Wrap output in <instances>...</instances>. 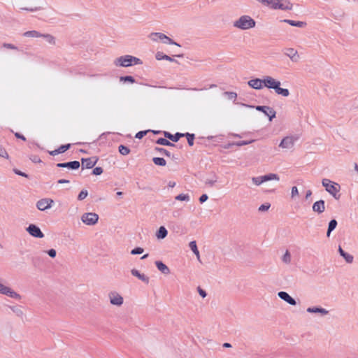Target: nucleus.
Wrapping results in <instances>:
<instances>
[{
  "instance_id": "4c0bfd02",
  "label": "nucleus",
  "mask_w": 358,
  "mask_h": 358,
  "mask_svg": "<svg viewBox=\"0 0 358 358\" xmlns=\"http://www.w3.org/2000/svg\"><path fill=\"white\" fill-rule=\"evenodd\" d=\"M152 162L155 165L164 166L166 164V160L162 157H154Z\"/></svg>"
},
{
  "instance_id": "13d9d810",
  "label": "nucleus",
  "mask_w": 358,
  "mask_h": 358,
  "mask_svg": "<svg viewBox=\"0 0 358 358\" xmlns=\"http://www.w3.org/2000/svg\"><path fill=\"white\" fill-rule=\"evenodd\" d=\"M13 172H14L16 175H18V176H22V177H24V178H29L28 174H27L26 173L22 172V171H21L20 170H18V169H13Z\"/></svg>"
},
{
  "instance_id": "f8f14e48",
  "label": "nucleus",
  "mask_w": 358,
  "mask_h": 358,
  "mask_svg": "<svg viewBox=\"0 0 358 358\" xmlns=\"http://www.w3.org/2000/svg\"><path fill=\"white\" fill-rule=\"evenodd\" d=\"M264 78H254L251 79L248 82V85L255 90H262L264 85Z\"/></svg>"
},
{
  "instance_id": "8fccbe9b",
  "label": "nucleus",
  "mask_w": 358,
  "mask_h": 358,
  "mask_svg": "<svg viewBox=\"0 0 358 358\" xmlns=\"http://www.w3.org/2000/svg\"><path fill=\"white\" fill-rule=\"evenodd\" d=\"M216 182H217V177L215 176L214 178H213V179H206L205 181V184L206 185L213 187Z\"/></svg>"
},
{
  "instance_id": "ea45409f",
  "label": "nucleus",
  "mask_w": 358,
  "mask_h": 358,
  "mask_svg": "<svg viewBox=\"0 0 358 358\" xmlns=\"http://www.w3.org/2000/svg\"><path fill=\"white\" fill-rule=\"evenodd\" d=\"M155 150L157 152H159L161 155H164L166 157H171V152L169 150H166L165 148L156 147Z\"/></svg>"
},
{
  "instance_id": "cd10ccee",
  "label": "nucleus",
  "mask_w": 358,
  "mask_h": 358,
  "mask_svg": "<svg viewBox=\"0 0 358 358\" xmlns=\"http://www.w3.org/2000/svg\"><path fill=\"white\" fill-rule=\"evenodd\" d=\"M282 22L287 23L291 26L297 27H303L306 25V23L305 22H302V21H295V20H283Z\"/></svg>"
},
{
  "instance_id": "dca6fc26",
  "label": "nucleus",
  "mask_w": 358,
  "mask_h": 358,
  "mask_svg": "<svg viewBox=\"0 0 358 358\" xmlns=\"http://www.w3.org/2000/svg\"><path fill=\"white\" fill-rule=\"evenodd\" d=\"M285 55L289 57L294 62H296L299 59L297 51L294 48H287L285 51Z\"/></svg>"
},
{
  "instance_id": "9d476101",
  "label": "nucleus",
  "mask_w": 358,
  "mask_h": 358,
  "mask_svg": "<svg viewBox=\"0 0 358 358\" xmlns=\"http://www.w3.org/2000/svg\"><path fill=\"white\" fill-rule=\"evenodd\" d=\"M110 302L112 305L120 306L123 304L124 299L116 292H111L108 294Z\"/></svg>"
},
{
  "instance_id": "bf43d9fd",
  "label": "nucleus",
  "mask_w": 358,
  "mask_h": 358,
  "mask_svg": "<svg viewBox=\"0 0 358 358\" xmlns=\"http://www.w3.org/2000/svg\"><path fill=\"white\" fill-rule=\"evenodd\" d=\"M29 159L34 163H41V162L40 157L37 155H31L29 157Z\"/></svg>"
},
{
  "instance_id": "e2e57ef3",
  "label": "nucleus",
  "mask_w": 358,
  "mask_h": 358,
  "mask_svg": "<svg viewBox=\"0 0 358 358\" xmlns=\"http://www.w3.org/2000/svg\"><path fill=\"white\" fill-rule=\"evenodd\" d=\"M197 290H198L199 295L202 298H205L207 296L206 292L204 289H203L202 288H201L200 287H198Z\"/></svg>"
},
{
  "instance_id": "a19ab883",
  "label": "nucleus",
  "mask_w": 358,
  "mask_h": 358,
  "mask_svg": "<svg viewBox=\"0 0 358 358\" xmlns=\"http://www.w3.org/2000/svg\"><path fill=\"white\" fill-rule=\"evenodd\" d=\"M224 95L229 99V100H234L235 101L237 98V94L234 92H224Z\"/></svg>"
},
{
  "instance_id": "1a4fd4ad",
  "label": "nucleus",
  "mask_w": 358,
  "mask_h": 358,
  "mask_svg": "<svg viewBox=\"0 0 358 358\" xmlns=\"http://www.w3.org/2000/svg\"><path fill=\"white\" fill-rule=\"evenodd\" d=\"M54 201L52 199L45 198L38 200L36 203V207L39 210L44 211L52 207Z\"/></svg>"
},
{
  "instance_id": "37998d69",
  "label": "nucleus",
  "mask_w": 358,
  "mask_h": 358,
  "mask_svg": "<svg viewBox=\"0 0 358 358\" xmlns=\"http://www.w3.org/2000/svg\"><path fill=\"white\" fill-rule=\"evenodd\" d=\"M176 200L178 201H189V196L187 194H180L175 198Z\"/></svg>"
},
{
  "instance_id": "bb28decb",
  "label": "nucleus",
  "mask_w": 358,
  "mask_h": 358,
  "mask_svg": "<svg viewBox=\"0 0 358 358\" xmlns=\"http://www.w3.org/2000/svg\"><path fill=\"white\" fill-rule=\"evenodd\" d=\"M338 225V222L336 220L332 219L329 221L328 224V229L327 231V236L329 237L331 235V233L336 228Z\"/></svg>"
},
{
  "instance_id": "7ed1b4c3",
  "label": "nucleus",
  "mask_w": 358,
  "mask_h": 358,
  "mask_svg": "<svg viewBox=\"0 0 358 358\" xmlns=\"http://www.w3.org/2000/svg\"><path fill=\"white\" fill-rule=\"evenodd\" d=\"M322 186L325 187V189L331 195H332L336 199L340 198V194H338L340 191V185L334 182L331 181L329 179L324 178L322 180Z\"/></svg>"
},
{
  "instance_id": "7c9ffc66",
  "label": "nucleus",
  "mask_w": 358,
  "mask_h": 358,
  "mask_svg": "<svg viewBox=\"0 0 358 358\" xmlns=\"http://www.w3.org/2000/svg\"><path fill=\"white\" fill-rule=\"evenodd\" d=\"M262 178L263 179L264 182L272 180H279L280 179L278 175L275 173H268L264 176H262Z\"/></svg>"
},
{
  "instance_id": "3c124183",
  "label": "nucleus",
  "mask_w": 358,
  "mask_h": 358,
  "mask_svg": "<svg viewBox=\"0 0 358 358\" xmlns=\"http://www.w3.org/2000/svg\"><path fill=\"white\" fill-rule=\"evenodd\" d=\"M253 141H254V140H252V141H238V142H234V144L236 146H243V145H248V144L251 143Z\"/></svg>"
},
{
  "instance_id": "5701e85b",
  "label": "nucleus",
  "mask_w": 358,
  "mask_h": 358,
  "mask_svg": "<svg viewBox=\"0 0 358 358\" xmlns=\"http://www.w3.org/2000/svg\"><path fill=\"white\" fill-rule=\"evenodd\" d=\"M292 8V4L289 1H283L282 2L278 0L276 9H280L282 10H289Z\"/></svg>"
},
{
  "instance_id": "72a5a7b5",
  "label": "nucleus",
  "mask_w": 358,
  "mask_h": 358,
  "mask_svg": "<svg viewBox=\"0 0 358 358\" xmlns=\"http://www.w3.org/2000/svg\"><path fill=\"white\" fill-rule=\"evenodd\" d=\"M41 37L43 38L44 39H45V41L51 44V45H55V38L50 34H41Z\"/></svg>"
},
{
  "instance_id": "4be33fe9",
  "label": "nucleus",
  "mask_w": 358,
  "mask_h": 358,
  "mask_svg": "<svg viewBox=\"0 0 358 358\" xmlns=\"http://www.w3.org/2000/svg\"><path fill=\"white\" fill-rule=\"evenodd\" d=\"M306 311L310 313H320L322 315H325L329 313L325 308L317 306L309 307L307 308Z\"/></svg>"
},
{
  "instance_id": "79ce46f5",
  "label": "nucleus",
  "mask_w": 358,
  "mask_h": 358,
  "mask_svg": "<svg viewBox=\"0 0 358 358\" xmlns=\"http://www.w3.org/2000/svg\"><path fill=\"white\" fill-rule=\"evenodd\" d=\"M282 261L285 264H289L291 262V255L288 250H286L285 252L282 257Z\"/></svg>"
},
{
  "instance_id": "680f3d73",
  "label": "nucleus",
  "mask_w": 358,
  "mask_h": 358,
  "mask_svg": "<svg viewBox=\"0 0 358 358\" xmlns=\"http://www.w3.org/2000/svg\"><path fill=\"white\" fill-rule=\"evenodd\" d=\"M9 287L0 283V293L2 294H6V291L8 290Z\"/></svg>"
},
{
  "instance_id": "39448f33",
  "label": "nucleus",
  "mask_w": 358,
  "mask_h": 358,
  "mask_svg": "<svg viewBox=\"0 0 358 358\" xmlns=\"http://www.w3.org/2000/svg\"><path fill=\"white\" fill-rule=\"evenodd\" d=\"M81 220L87 225H94L99 220V215L95 213H85L82 215Z\"/></svg>"
},
{
  "instance_id": "aec40b11",
  "label": "nucleus",
  "mask_w": 358,
  "mask_h": 358,
  "mask_svg": "<svg viewBox=\"0 0 358 358\" xmlns=\"http://www.w3.org/2000/svg\"><path fill=\"white\" fill-rule=\"evenodd\" d=\"M165 138L172 141L173 142H178L180 138L183 137V133L177 132L175 134H172L169 131H164Z\"/></svg>"
},
{
  "instance_id": "2eb2a0df",
  "label": "nucleus",
  "mask_w": 358,
  "mask_h": 358,
  "mask_svg": "<svg viewBox=\"0 0 358 358\" xmlns=\"http://www.w3.org/2000/svg\"><path fill=\"white\" fill-rule=\"evenodd\" d=\"M312 208L315 213L318 214L322 213L325 210V201L323 199H320L315 202Z\"/></svg>"
},
{
  "instance_id": "0e129e2a",
  "label": "nucleus",
  "mask_w": 358,
  "mask_h": 358,
  "mask_svg": "<svg viewBox=\"0 0 358 358\" xmlns=\"http://www.w3.org/2000/svg\"><path fill=\"white\" fill-rule=\"evenodd\" d=\"M291 194L292 198L299 195V191L296 186L292 187Z\"/></svg>"
},
{
  "instance_id": "0eeeda50",
  "label": "nucleus",
  "mask_w": 358,
  "mask_h": 358,
  "mask_svg": "<svg viewBox=\"0 0 358 358\" xmlns=\"http://www.w3.org/2000/svg\"><path fill=\"white\" fill-rule=\"evenodd\" d=\"M298 138L294 136H288L282 138L279 146L282 148L290 149L293 148Z\"/></svg>"
},
{
  "instance_id": "473e14b6",
  "label": "nucleus",
  "mask_w": 358,
  "mask_h": 358,
  "mask_svg": "<svg viewBox=\"0 0 358 358\" xmlns=\"http://www.w3.org/2000/svg\"><path fill=\"white\" fill-rule=\"evenodd\" d=\"M23 36L26 37L38 38L41 37V34L36 30H31L25 31Z\"/></svg>"
},
{
  "instance_id": "c756f323",
  "label": "nucleus",
  "mask_w": 358,
  "mask_h": 358,
  "mask_svg": "<svg viewBox=\"0 0 358 358\" xmlns=\"http://www.w3.org/2000/svg\"><path fill=\"white\" fill-rule=\"evenodd\" d=\"M156 143L159 144V145H165V146H171V147L176 146L174 143L170 142L168 139H166V138H159L156 141Z\"/></svg>"
},
{
  "instance_id": "ddd939ff",
  "label": "nucleus",
  "mask_w": 358,
  "mask_h": 358,
  "mask_svg": "<svg viewBox=\"0 0 358 358\" xmlns=\"http://www.w3.org/2000/svg\"><path fill=\"white\" fill-rule=\"evenodd\" d=\"M278 296L280 299L286 301L289 305L295 306L296 304V300L286 292L280 291L278 293Z\"/></svg>"
},
{
  "instance_id": "b1692460",
  "label": "nucleus",
  "mask_w": 358,
  "mask_h": 358,
  "mask_svg": "<svg viewBox=\"0 0 358 358\" xmlns=\"http://www.w3.org/2000/svg\"><path fill=\"white\" fill-rule=\"evenodd\" d=\"M155 265L159 271H160L164 274H169L170 273V269L169 268L164 264L162 261H156Z\"/></svg>"
},
{
  "instance_id": "58836bf2",
  "label": "nucleus",
  "mask_w": 358,
  "mask_h": 358,
  "mask_svg": "<svg viewBox=\"0 0 358 358\" xmlns=\"http://www.w3.org/2000/svg\"><path fill=\"white\" fill-rule=\"evenodd\" d=\"M118 150L122 155H127L130 152V149L124 145H120L118 148Z\"/></svg>"
},
{
  "instance_id": "c03bdc74",
  "label": "nucleus",
  "mask_w": 358,
  "mask_h": 358,
  "mask_svg": "<svg viewBox=\"0 0 358 358\" xmlns=\"http://www.w3.org/2000/svg\"><path fill=\"white\" fill-rule=\"evenodd\" d=\"M88 195V192L86 189H83L78 196V199L82 201L85 199Z\"/></svg>"
},
{
  "instance_id": "864d4df0",
  "label": "nucleus",
  "mask_w": 358,
  "mask_h": 358,
  "mask_svg": "<svg viewBox=\"0 0 358 358\" xmlns=\"http://www.w3.org/2000/svg\"><path fill=\"white\" fill-rule=\"evenodd\" d=\"M150 131V130H147V131H140L136 133V136H135V138H138V139H141L143 137H144L146 134Z\"/></svg>"
},
{
  "instance_id": "4468645a",
  "label": "nucleus",
  "mask_w": 358,
  "mask_h": 358,
  "mask_svg": "<svg viewBox=\"0 0 358 358\" xmlns=\"http://www.w3.org/2000/svg\"><path fill=\"white\" fill-rule=\"evenodd\" d=\"M280 85L281 83L279 80H277V82L275 84V86L273 87L272 90H273L278 95H281L285 97L288 96L289 95V90L286 88H282L280 87Z\"/></svg>"
},
{
  "instance_id": "f3484780",
  "label": "nucleus",
  "mask_w": 358,
  "mask_h": 358,
  "mask_svg": "<svg viewBox=\"0 0 358 358\" xmlns=\"http://www.w3.org/2000/svg\"><path fill=\"white\" fill-rule=\"evenodd\" d=\"M71 148V144L67 143L65 145H60L57 149H55L52 151H48L49 154L52 156H55L59 154H62L67 151Z\"/></svg>"
},
{
  "instance_id": "4d7b16f0",
  "label": "nucleus",
  "mask_w": 358,
  "mask_h": 358,
  "mask_svg": "<svg viewBox=\"0 0 358 358\" xmlns=\"http://www.w3.org/2000/svg\"><path fill=\"white\" fill-rule=\"evenodd\" d=\"M44 252L47 253L52 258H55L57 255V252L55 249H50L48 250L44 251Z\"/></svg>"
},
{
  "instance_id": "6e6552de",
  "label": "nucleus",
  "mask_w": 358,
  "mask_h": 358,
  "mask_svg": "<svg viewBox=\"0 0 358 358\" xmlns=\"http://www.w3.org/2000/svg\"><path fill=\"white\" fill-rule=\"evenodd\" d=\"M27 231L33 237L41 238L44 237V234L41 229L34 224H30L26 229Z\"/></svg>"
},
{
  "instance_id": "412c9836",
  "label": "nucleus",
  "mask_w": 358,
  "mask_h": 358,
  "mask_svg": "<svg viewBox=\"0 0 358 358\" xmlns=\"http://www.w3.org/2000/svg\"><path fill=\"white\" fill-rule=\"evenodd\" d=\"M97 160H98V159H96L95 160L93 161L92 158H91V157L81 159L83 166L86 169L93 168L95 166V164H96Z\"/></svg>"
},
{
  "instance_id": "a878e982",
  "label": "nucleus",
  "mask_w": 358,
  "mask_h": 358,
  "mask_svg": "<svg viewBox=\"0 0 358 358\" xmlns=\"http://www.w3.org/2000/svg\"><path fill=\"white\" fill-rule=\"evenodd\" d=\"M167 234L168 231L164 226H161L156 232V236L158 239H164Z\"/></svg>"
},
{
  "instance_id": "423d86ee",
  "label": "nucleus",
  "mask_w": 358,
  "mask_h": 358,
  "mask_svg": "<svg viewBox=\"0 0 358 358\" xmlns=\"http://www.w3.org/2000/svg\"><path fill=\"white\" fill-rule=\"evenodd\" d=\"M255 108L257 110L262 112L265 115L268 116L270 121L275 117L276 112L270 106H257Z\"/></svg>"
},
{
  "instance_id": "2f4dec72",
  "label": "nucleus",
  "mask_w": 358,
  "mask_h": 358,
  "mask_svg": "<svg viewBox=\"0 0 358 358\" xmlns=\"http://www.w3.org/2000/svg\"><path fill=\"white\" fill-rule=\"evenodd\" d=\"M5 295H6L12 299H17V300H20L21 299V296L16 292L11 289L10 287L6 291V293Z\"/></svg>"
},
{
  "instance_id": "338daca9",
  "label": "nucleus",
  "mask_w": 358,
  "mask_h": 358,
  "mask_svg": "<svg viewBox=\"0 0 358 358\" xmlns=\"http://www.w3.org/2000/svg\"><path fill=\"white\" fill-rule=\"evenodd\" d=\"M15 136L17 138L22 139L24 141H26L25 136L24 135H22V134H20V133H18V132L15 133Z\"/></svg>"
},
{
  "instance_id": "09e8293b",
  "label": "nucleus",
  "mask_w": 358,
  "mask_h": 358,
  "mask_svg": "<svg viewBox=\"0 0 358 358\" xmlns=\"http://www.w3.org/2000/svg\"><path fill=\"white\" fill-rule=\"evenodd\" d=\"M271 207V204L268 203H263L259 207V211H261V212H264V211H266L269 209V208Z\"/></svg>"
},
{
  "instance_id": "69168bd1",
  "label": "nucleus",
  "mask_w": 358,
  "mask_h": 358,
  "mask_svg": "<svg viewBox=\"0 0 358 358\" xmlns=\"http://www.w3.org/2000/svg\"><path fill=\"white\" fill-rule=\"evenodd\" d=\"M208 199V196L206 194H203L200 197H199V202L201 203H204L205 201H206Z\"/></svg>"
},
{
  "instance_id": "e433bc0d",
  "label": "nucleus",
  "mask_w": 358,
  "mask_h": 358,
  "mask_svg": "<svg viewBox=\"0 0 358 358\" xmlns=\"http://www.w3.org/2000/svg\"><path fill=\"white\" fill-rule=\"evenodd\" d=\"M183 137H186L188 145L189 146H192L194 145V141L195 138V135L194 134L184 133Z\"/></svg>"
},
{
  "instance_id": "f704fd0d",
  "label": "nucleus",
  "mask_w": 358,
  "mask_h": 358,
  "mask_svg": "<svg viewBox=\"0 0 358 358\" xmlns=\"http://www.w3.org/2000/svg\"><path fill=\"white\" fill-rule=\"evenodd\" d=\"M12 311L19 317H22L23 316V311L20 306H13L9 307Z\"/></svg>"
},
{
  "instance_id": "f257e3e1",
  "label": "nucleus",
  "mask_w": 358,
  "mask_h": 358,
  "mask_svg": "<svg viewBox=\"0 0 358 358\" xmlns=\"http://www.w3.org/2000/svg\"><path fill=\"white\" fill-rule=\"evenodd\" d=\"M143 62L138 57L132 55H124L116 58L114 64L116 66L129 67L134 65L142 64Z\"/></svg>"
},
{
  "instance_id": "052dcab7",
  "label": "nucleus",
  "mask_w": 358,
  "mask_h": 358,
  "mask_svg": "<svg viewBox=\"0 0 358 358\" xmlns=\"http://www.w3.org/2000/svg\"><path fill=\"white\" fill-rule=\"evenodd\" d=\"M21 10H27V11H30V12H34V11H37V10H40L42 9L41 7H35V8H20Z\"/></svg>"
},
{
  "instance_id": "5fc2aeb1",
  "label": "nucleus",
  "mask_w": 358,
  "mask_h": 358,
  "mask_svg": "<svg viewBox=\"0 0 358 358\" xmlns=\"http://www.w3.org/2000/svg\"><path fill=\"white\" fill-rule=\"evenodd\" d=\"M2 46L7 49L16 50H18V48L17 46H15V45L11 44V43H3Z\"/></svg>"
},
{
  "instance_id": "f03ea898",
  "label": "nucleus",
  "mask_w": 358,
  "mask_h": 358,
  "mask_svg": "<svg viewBox=\"0 0 358 358\" xmlns=\"http://www.w3.org/2000/svg\"><path fill=\"white\" fill-rule=\"evenodd\" d=\"M256 22L249 15H242L234 22V27L242 30L255 27Z\"/></svg>"
},
{
  "instance_id": "a18cd8bd",
  "label": "nucleus",
  "mask_w": 358,
  "mask_h": 358,
  "mask_svg": "<svg viewBox=\"0 0 358 358\" xmlns=\"http://www.w3.org/2000/svg\"><path fill=\"white\" fill-rule=\"evenodd\" d=\"M343 257L345 259V262L348 264H351L353 262V259H354V257L352 255L350 254H348L347 252H345L344 254V256H343Z\"/></svg>"
},
{
  "instance_id": "393cba45",
  "label": "nucleus",
  "mask_w": 358,
  "mask_h": 358,
  "mask_svg": "<svg viewBox=\"0 0 358 358\" xmlns=\"http://www.w3.org/2000/svg\"><path fill=\"white\" fill-rule=\"evenodd\" d=\"M155 58L157 60L165 59V60H167V61H169V62H173L178 63V62L176 59H174L173 58L171 57L169 55H166L164 54L162 52H157L156 53V55H155Z\"/></svg>"
},
{
  "instance_id": "6e6d98bb",
  "label": "nucleus",
  "mask_w": 358,
  "mask_h": 358,
  "mask_svg": "<svg viewBox=\"0 0 358 358\" xmlns=\"http://www.w3.org/2000/svg\"><path fill=\"white\" fill-rule=\"evenodd\" d=\"M103 170L101 167L97 166L95 167L92 171V174L96 176H99L103 173Z\"/></svg>"
},
{
  "instance_id": "774afa93",
  "label": "nucleus",
  "mask_w": 358,
  "mask_h": 358,
  "mask_svg": "<svg viewBox=\"0 0 358 358\" xmlns=\"http://www.w3.org/2000/svg\"><path fill=\"white\" fill-rule=\"evenodd\" d=\"M69 180H66V179H59L57 180V183L59 184H64V183H69Z\"/></svg>"
},
{
  "instance_id": "20e7f679",
  "label": "nucleus",
  "mask_w": 358,
  "mask_h": 358,
  "mask_svg": "<svg viewBox=\"0 0 358 358\" xmlns=\"http://www.w3.org/2000/svg\"><path fill=\"white\" fill-rule=\"evenodd\" d=\"M150 38L152 41H157V39H159L162 41L164 43L175 45L179 47L180 46V44L175 42L173 39H171L163 33L153 32L150 34Z\"/></svg>"
},
{
  "instance_id": "de8ad7c7",
  "label": "nucleus",
  "mask_w": 358,
  "mask_h": 358,
  "mask_svg": "<svg viewBox=\"0 0 358 358\" xmlns=\"http://www.w3.org/2000/svg\"><path fill=\"white\" fill-rule=\"evenodd\" d=\"M252 180L253 183L256 185H260L261 184H262L264 182L263 179L262 178V176L253 177L252 178Z\"/></svg>"
},
{
  "instance_id": "6ab92c4d",
  "label": "nucleus",
  "mask_w": 358,
  "mask_h": 358,
  "mask_svg": "<svg viewBox=\"0 0 358 358\" xmlns=\"http://www.w3.org/2000/svg\"><path fill=\"white\" fill-rule=\"evenodd\" d=\"M131 273L132 274V275L138 278L139 280H141V281H143V282H145V284H148L149 282H150V279L149 278L145 275V274L143 273H141L136 268H133L131 269Z\"/></svg>"
},
{
  "instance_id": "c9c22d12",
  "label": "nucleus",
  "mask_w": 358,
  "mask_h": 358,
  "mask_svg": "<svg viewBox=\"0 0 358 358\" xmlns=\"http://www.w3.org/2000/svg\"><path fill=\"white\" fill-rule=\"evenodd\" d=\"M120 81L123 83H129L133 84L136 83L135 78L131 76H123L120 77Z\"/></svg>"
},
{
  "instance_id": "603ef678",
  "label": "nucleus",
  "mask_w": 358,
  "mask_h": 358,
  "mask_svg": "<svg viewBox=\"0 0 358 358\" xmlns=\"http://www.w3.org/2000/svg\"><path fill=\"white\" fill-rule=\"evenodd\" d=\"M0 157L8 159L9 156L5 148L0 145Z\"/></svg>"
},
{
  "instance_id": "49530a36",
  "label": "nucleus",
  "mask_w": 358,
  "mask_h": 358,
  "mask_svg": "<svg viewBox=\"0 0 358 358\" xmlns=\"http://www.w3.org/2000/svg\"><path fill=\"white\" fill-rule=\"evenodd\" d=\"M144 250L143 248H141V247H136L135 248H134L131 251V254L133 255H141L143 252Z\"/></svg>"
},
{
  "instance_id": "c85d7f7f",
  "label": "nucleus",
  "mask_w": 358,
  "mask_h": 358,
  "mask_svg": "<svg viewBox=\"0 0 358 358\" xmlns=\"http://www.w3.org/2000/svg\"><path fill=\"white\" fill-rule=\"evenodd\" d=\"M189 246L191 250L194 252V254L196 256L197 259L200 261V255L199 251L197 248L196 243L195 241H192L189 243Z\"/></svg>"
},
{
  "instance_id": "a211bd4d",
  "label": "nucleus",
  "mask_w": 358,
  "mask_h": 358,
  "mask_svg": "<svg viewBox=\"0 0 358 358\" xmlns=\"http://www.w3.org/2000/svg\"><path fill=\"white\" fill-rule=\"evenodd\" d=\"M278 80L273 78L271 76H264V87H266L268 89L272 90L273 87L275 86V83Z\"/></svg>"
},
{
  "instance_id": "9b49d317",
  "label": "nucleus",
  "mask_w": 358,
  "mask_h": 358,
  "mask_svg": "<svg viewBox=\"0 0 358 358\" xmlns=\"http://www.w3.org/2000/svg\"><path fill=\"white\" fill-rule=\"evenodd\" d=\"M80 166V164L78 161H71L57 164V166L59 168H67L71 170H77L79 169Z\"/></svg>"
}]
</instances>
